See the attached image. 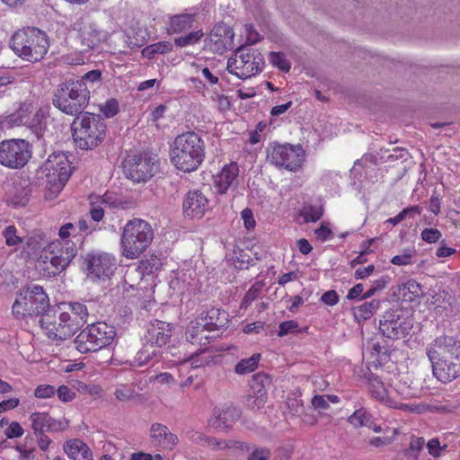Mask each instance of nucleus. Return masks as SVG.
<instances>
[{"label": "nucleus", "instance_id": "603ef678", "mask_svg": "<svg viewBox=\"0 0 460 460\" xmlns=\"http://www.w3.org/2000/svg\"><path fill=\"white\" fill-rule=\"evenodd\" d=\"M69 308L73 316L82 321L83 324L86 323L89 315V308L86 305L79 302H71L69 303Z\"/></svg>", "mask_w": 460, "mask_h": 460}, {"label": "nucleus", "instance_id": "4be33fe9", "mask_svg": "<svg viewBox=\"0 0 460 460\" xmlns=\"http://www.w3.org/2000/svg\"><path fill=\"white\" fill-rule=\"evenodd\" d=\"M208 199L199 190H189L182 204L184 214L191 218H200L208 209Z\"/></svg>", "mask_w": 460, "mask_h": 460}, {"label": "nucleus", "instance_id": "774afa93", "mask_svg": "<svg viewBox=\"0 0 460 460\" xmlns=\"http://www.w3.org/2000/svg\"><path fill=\"white\" fill-rule=\"evenodd\" d=\"M422 212L421 207L419 205H413L403 208L398 215L402 221L407 218H413L417 215H420Z\"/></svg>", "mask_w": 460, "mask_h": 460}, {"label": "nucleus", "instance_id": "7c9ffc66", "mask_svg": "<svg viewBox=\"0 0 460 460\" xmlns=\"http://www.w3.org/2000/svg\"><path fill=\"white\" fill-rule=\"evenodd\" d=\"M41 328L45 331L47 336L54 341H65L70 336H64V329L66 324L60 321V316L58 321H51L49 314H43L40 320Z\"/></svg>", "mask_w": 460, "mask_h": 460}, {"label": "nucleus", "instance_id": "f8f14e48", "mask_svg": "<svg viewBox=\"0 0 460 460\" xmlns=\"http://www.w3.org/2000/svg\"><path fill=\"white\" fill-rule=\"evenodd\" d=\"M155 155L150 154L128 155L123 162V171L127 178L134 182H146L158 171Z\"/></svg>", "mask_w": 460, "mask_h": 460}, {"label": "nucleus", "instance_id": "bb28decb", "mask_svg": "<svg viewBox=\"0 0 460 460\" xmlns=\"http://www.w3.org/2000/svg\"><path fill=\"white\" fill-rule=\"evenodd\" d=\"M214 417L210 420V425L217 429H229L240 418L241 411L238 408L229 405L214 410Z\"/></svg>", "mask_w": 460, "mask_h": 460}, {"label": "nucleus", "instance_id": "4d7b16f0", "mask_svg": "<svg viewBox=\"0 0 460 460\" xmlns=\"http://www.w3.org/2000/svg\"><path fill=\"white\" fill-rule=\"evenodd\" d=\"M102 80V72L99 69H94L84 74L77 81H83L85 85H88L89 89L93 86L94 84H99Z\"/></svg>", "mask_w": 460, "mask_h": 460}, {"label": "nucleus", "instance_id": "6e6d98bb", "mask_svg": "<svg viewBox=\"0 0 460 460\" xmlns=\"http://www.w3.org/2000/svg\"><path fill=\"white\" fill-rule=\"evenodd\" d=\"M3 235L5 238V243L8 246H14L22 242V238L17 235L16 228L13 226H7L3 231Z\"/></svg>", "mask_w": 460, "mask_h": 460}, {"label": "nucleus", "instance_id": "a211bd4d", "mask_svg": "<svg viewBox=\"0 0 460 460\" xmlns=\"http://www.w3.org/2000/svg\"><path fill=\"white\" fill-rule=\"evenodd\" d=\"M456 354H460V341L450 335L435 338L426 348V355L429 361Z\"/></svg>", "mask_w": 460, "mask_h": 460}, {"label": "nucleus", "instance_id": "a18cd8bd", "mask_svg": "<svg viewBox=\"0 0 460 460\" xmlns=\"http://www.w3.org/2000/svg\"><path fill=\"white\" fill-rule=\"evenodd\" d=\"M93 198L103 208H124L123 202L115 193L106 192L102 196H94Z\"/></svg>", "mask_w": 460, "mask_h": 460}, {"label": "nucleus", "instance_id": "052dcab7", "mask_svg": "<svg viewBox=\"0 0 460 460\" xmlns=\"http://www.w3.org/2000/svg\"><path fill=\"white\" fill-rule=\"evenodd\" d=\"M90 215L93 221L99 222L102 219L104 216V208L93 198V196L90 197Z\"/></svg>", "mask_w": 460, "mask_h": 460}, {"label": "nucleus", "instance_id": "338daca9", "mask_svg": "<svg viewBox=\"0 0 460 460\" xmlns=\"http://www.w3.org/2000/svg\"><path fill=\"white\" fill-rule=\"evenodd\" d=\"M387 281L385 278H381L373 282L371 288L362 295V299H367L373 296L377 291L385 288Z\"/></svg>", "mask_w": 460, "mask_h": 460}, {"label": "nucleus", "instance_id": "a878e982", "mask_svg": "<svg viewBox=\"0 0 460 460\" xmlns=\"http://www.w3.org/2000/svg\"><path fill=\"white\" fill-rule=\"evenodd\" d=\"M239 175L237 163L232 162L225 164L221 171L214 176V187L217 193L225 194L229 188L236 181Z\"/></svg>", "mask_w": 460, "mask_h": 460}, {"label": "nucleus", "instance_id": "9b49d317", "mask_svg": "<svg viewBox=\"0 0 460 460\" xmlns=\"http://www.w3.org/2000/svg\"><path fill=\"white\" fill-rule=\"evenodd\" d=\"M32 155V146L25 139L13 138L0 142V164L10 169H22Z\"/></svg>", "mask_w": 460, "mask_h": 460}, {"label": "nucleus", "instance_id": "2f4dec72", "mask_svg": "<svg viewBox=\"0 0 460 460\" xmlns=\"http://www.w3.org/2000/svg\"><path fill=\"white\" fill-rule=\"evenodd\" d=\"M161 267V260L157 256L152 255L149 258L141 260L139 261V265L137 268H134L133 270H128L125 274V281H128V279L135 274L139 275L141 278L144 275L154 274L158 271Z\"/></svg>", "mask_w": 460, "mask_h": 460}, {"label": "nucleus", "instance_id": "b1692460", "mask_svg": "<svg viewBox=\"0 0 460 460\" xmlns=\"http://www.w3.org/2000/svg\"><path fill=\"white\" fill-rule=\"evenodd\" d=\"M31 192V184L27 181H13L7 186L6 202L13 207L25 206L30 200Z\"/></svg>", "mask_w": 460, "mask_h": 460}, {"label": "nucleus", "instance_id": "e2e57ef3", "mask_svg": "<svg viewBox=\"0 0 460 460\" xmlns=\"http://www.w3.org/2000/svg\"><path fill=\"white\" fill-rule=\"evenodd\" d=\"M271 456L270 449L267 447H255L248 456L247 460H269Z\"/></svg>", "mask_w": 460, "mask_h": 460}, {"label": "nucleus", "instance_id": "8fccbe9b", "mask_svg": "<svg viewBox=\"0 0 460 460\" xmlns=\"http://www.w3.org/2000/svg\"><path fill=\"white\" fill-rule=\"evenodd\" d=\"M113 394L117 400L126 402L134 399L136 392L132 385L120 384L115 387Z\"/></svg>", "mask_w": 460, "mask_h": 460}, {"label": "nucleus", "instance_id": "13d9d810", "mask_svg": "<svg viewBox=\"0 0 460 460\" xmlns=\"http://www.w3.org/2000/svg\"><path fill=\"white\" fill-rule=\"evenodd\" d=\"M299 332L298 323L296 321H286L279 324L278 335L282 337L289 333H296Z\"/></svg>", "mask_w": 460, "mask_h": 460}, {"label": "nucleus", "instance_id": "c85d7f7f", "mask_svg": "<svg viewBox=\"0 0 460 460\" xmlns=\"http://www.w3.org/2000/svg\"><path fill=\"white\" fill-rule=\"evenodd\" d=\"M150 436L155 445L164 449H172L178 443L177 436L161 423L152 424Z\"/></svg>", "mask_w": 460, "mask_h": 460}, {"label": "nucleus", "instance_id": "0e129e2a", "mask_svg": "<svg viewBox=\"0 0 460 460\" xmlns=\"http://www.w3.org/2000/svg\"><path fill=\"white\" fill-rule=\"evenodd\" d=\"M56 393L55 387L50 385H40L34 390V395L40 399H48L52 397Z\"/></svg>", "mask_w": 460, "mask_h": 460}, {"label": "nucleus", "instance_id": "5fc2aeb1", "mask_svg": "<svg viewBox=\"0 0 460 460\" xmlns=\"http://www.w3.org/2000/svg\"><path fill=\"white\" fill-rule=\"evenodd\" d=\"M100 111L106 118L114 117L119 111V102L116 99L111 98L100 107Z\"/></svg>", "mask_w": 460, "mask_h": 460}, {"label": "nucleus", "instance_id": "3c124183", "mask_svg": "<svg viewBox=\"0 0 460 460\" xmlns=\"http://www.w3.org/2000/svg\"><path fill=\"white\" fill-rule=\"evenodd\" d=\"M425 444L423 438H411L409 447L405 450V456L410 460H418L419 454L422 450Z\"/></svg>", "mask_w": 460, "mask_h": 460}, {"label": "nucleus", "instance_id": "7ed1b4c3", "mask_svg": "<svg viewBox=\"0 0 460 460\" xmlns=\"http://www.w3.org/2000/svg\"><path fill=\"white\" fill-rule=\"evenodd\" d=\"M10 46L18 57L35 63L48 53L49 40L45 31L36 27H27L13 35Z\"/></svg>", "mask_w": 460, "mask_h": 460}, {"label": "nucleus", "instance_id": "aec40b11", "mask_svg": "<svg viewBox=\"0 0 460 460\" xmlns=\"http://www.w3.org/2000/svg\"><path fill=\"white\" fill-rule=\"evenodd\" d=\"M270 384V378L264 373H258L252 376L251 383L252 394L246 397L245 404L250 409H261L264 406L268 392L266 386Z\"/></svg>", "mask_w": 460, "mask_h": 460}, {"label": "nucleus", "instance_id": "f3484780", "mask_svg": "<svg viewBox=\"0 0 460 460\" xmlns=\"http://www.w3.org/2000/svg\"><path fill=\"white\" fill-rule=\"evenodd\" d=\"M29 420L31 421L33 434L64 432L69 427V420L66 418L55 419L49 412L45 411L32 412L29 417Z\"/></svg>", "mask_w": 460, "mask_h": 460}, {"label": "nucleus", "instance_id": "ea45409f", "mask_svg": "<svg viewBox=\"0 0 460 460\" xmlns=\"http://www.w3.org/2000/svg\"><path fill=\"white\" fill-rule=\"evenodd\" d=\"M348 422L356 429L361 427L371 428L373 418L365 408H359L348 418Z\"/></svg>", "mask_w": 460, "mask_h": 460}, {"label": "nucleus", "instance_id": "0eeeda50", "mask_svg": "<svg viewBox=\"0 0 460 460\" xmlns=\"http://www.w3.org/2000/svg\"><path fill=\"white\" fill-rule=\"evenodd\" d=\"M172 326L171 323L157 319L149 322L146 332L144 336L146 341L145 347L141 349L136 358L139 366L147 364L153 358L157 357L159 350L149 349L157 347L167 349L166 347L172 339Z\"/></svg>", "mask_w": 460, "mask_h": 460}, {"label": "nucleus", "instance_id": "473e14b6", "mask_svg": "<svg viewBox=\"0 0 460 460\" xmlns=\"http://www.w3.org/2000/svg\"><path fill=\"white\" fill-rule=\"evenodd\" d=\"M208 331L199 320L191 322L186 332V341L191 344H199L200 348L208 346L210 339L207 334Z\"/></svg>", "mask_w": 460, "mask_h": 460}, {"label": "nucleus", "instance_id": "69168bd1", "mask_svg": "<svg viewBox=\"0 0 460 460\" xmlns=\"http://www.w3.org/2000/svg\"><path fill=\"white\" fill-rule=\"evenodd\" d=\"M288 408L294 416H300L305 411L303 400L299 398L288 399Z\"/></svg>", "mask_w": 460, "mask_h": 460}, {"label": "nucleus", "instance_id": "f704fd0d", "mask_svg": "<svg viewBox=\"0 0 460 460\" xmlns=\"http://www.w3.org/2000/svg\"><path fill=\"white\" fill-rule=\"evenodd\" d=\"M216 358L215 350L208 346L201 347L189 358L192 368H199L214 362Z\"/></svg>", "mask_w": 460, "mask_h": 460}, {"label": "nucleus", "instance_id": "cd10ccee", "mask_svg": "<svg viewBox=\"0 0 460 460\" xmlns=\"http://www.w3.org/2000/svg\"><path fill=\"white\" fill-rule=\"evenodd\" d=\"M208 332L220 330L228 323V314L219 308L211 307L200 314L198 319Z\"/></svg>", "mask_w": 460, "mask_h": 460}, {"label": "nucleus", "instance_id": "5701e85b", "mask_svg": "<svg viewBox=\"0 0 460 460\" xmlns=\"http://www.w3.org/2000/svg\"><path fill=\"white\" fill-rule=\"evenodd\" d=\"M197 16L198 9L195 7L186 10L184 13L168 15V34H180L191 29Z\"/></svg>", "mask_w": 460, "mask_h": 460}, {"label": "nucleus", "instance_id": "dca6fc26", "mask_svg": "<svg viewBox=\"0 0 460 460\" xmlns=\"http://www.w3.org/2000/svg\"><path fill=\"white\" fill-rule=\"evenodd\" d=\"M84 261L87 266L88 276L93 279H110L116 270L115 257L107 252L88 253Z\"/></svg>", "mask_w": 460, "mask_h": 460}, {"label": "nucleus", "instance_id": "e433bc0d", "mask_svg": "<svg viewBox=\"0 0 460 460\" xmlns=\"http://www.w3.org/2000/svg\"><path fill=\"white\" fill-rule=\"evenodd\" d=\"M380 300L372 299L368 302H364L358 306L352 308V314L355 319L360 323L361 321H367L370 319L379 309Z\"/></svg>", "mask_w": 460, "mask_h": 460}, {"label": "nucleus", "instance_id": "49530a36", "mask_svg": "<svg viewBox=\"0 0 460 460\" xmlns=\"http://www.w3.org/2000/svg\"><path fill=\"white\" fill-rule=\"evenodd\" d=\"M270 64L284 73L289 72L291 68L290 62L287 59L283 52H270L269 56Z\"/></svg>", "mask_w": 460, "mask_h": 460}, {"label": "nucleus", "instance_id": "680f3d73", "mask_svg": "<svg viewBox=\"0 0 460 460\" xmlns=\"http://www.w3.org/2000/svg\"><path fill=\"white\" fill-rule=\"evenodd\" d=\"M24 434V429L17 421L11 422L4 430L7 438H21Z\"/></svg>", "mask_w": 460, "mask_h": 460}, {"label": "nucleus", "instance_id": "72a5a7b5", "mask_svg": "<svg viewBox=\"0 0 460 460\" xmlns=\"http://www.w3.org/2000/svg\"><path fill=\"white\" fill-rule=\"evenodd\" d=\"M368 389L372 397L377 401L385 403V405L392 406L393 400L390 398V394L384 383L379 379L377 376L371 375L368 378Z\"/></svg>", "mask_w": 460, "mask_h": 460}, {"label": "nucleus", "instance_id": "58836bf2", "mask_svg": "<svg viewBox=\"0 0 460 460\" xmlns=\"http://www.w3.org/2000/svg\"><path fill=\"white\" fill-rule=\"evenodd\" d=\"M173 44L170 41H158L147 45L142 49V56L148 59H153L157 54H166L172 52Z\"/></svg>", "mask_w": 460, "mask_h": 460}, {"label": "nucleus", "instance_id": "6e6552de", "mask_svg": "<svg viewBox=\"0 0 460 460\" xmlns=\"http://www.w3.org/2000/svg\"><path fill=\"white\" fill-rule=\"evenodd\" d=\"M116 336L115 328L104 322L89 324L75 339L76 349L81 353L95 352L111 345Z\"/></svg>", "mask_w": 460, "mask_h": 460}, {"label": "nucleus", "instance_id": "f257e3e1", "mask_svg": "<svg viewBox=\"0 0 460 460\" xmlns=\"http://www.w3.org/2000/svg\"><path fill=\"white\" fill-rule=\"evenodd\" d=\"M205 158V142L193 131L179 135L173 142L171 161L182 172H192L199 168Z\"/></svg>", "mask_w": 460, "mask_h": 460}, {"label": "nucleus", "instance_id": "f03ea898", "mask_svg": "<svg viewBox=\"0 0 460 460\" xmlns=\"http://www.w3.org/2000/svg\"><path fill=\"white\" fill-rule=\"evenodd\" d=\"M90 93L83 81L66 80L55 90L52 103L63 113L77 117L89 104Z\"/></svg>", "mask_w": 460, "mask_h": 460}, {"label": "nucleus", "instance_id": "bf43d9fd", "mask_svg": "<svg viewBox=\"0 0 460 460\" xmlns=\"http://www.w3.org/2000/svg\"><path fill=\"white\" fill-rule=\"evenodd\" d=\"M420 236L426 243H435L442 237V234L437 228H425L421 231Z\"/></svg>", "mask_w": 460, "mask_h": 460}, {"label": "nucleus", "instance_id": "c03bdc74", "mask_svg": "<svg viewBox=\"0 0 460 460\" xmlns=\"http://www.w3.org/2000/svg\"><path fill=\"white\" fill-rule=\"evenodd\" d=\"M60 321L66 324V328L64 329V336L72 337L77 330H79L84 324L82 321L76 319L70 313L63 312L60 314Z\"/></svg>", "mask_w": 460, "mask_h": 460}, {"label": "nucleus", "instance_id": "39448f33", "mask_svg": "<svg viewBox=\"0 0 460 460\" xmlns=\"http://www.w3.org/2000/svg\"><path fill=\"white\" fill-rule=\"evenodd\" d=\"M72 136L75 145L84 150L98 146L106 133L104 119L93 113L84 112L75 118L72 125Z\"/></svg>", "mask_w": 460, "mask_h": 460}, {"label": "nucleus", "instance_id": "ddd939ff", "mask_svg": "<svg viewBox=\"0 0 460 460\" xmlns=\"http://www.w3.org/2000/svg\"><path fill=\"white\" fill-rule=\"evenodd\" d=\"M268 160L278 168L295 172L301 167L304 151L299 145L275 144L268 151Z\"/></svg>", "mask_w": 460, "mask_h": 460}, {"label": "nucleus", "instance_id": "c9c22d12", "mask_svg": "<svg viewBox=\"0 0 460 460\" xmlns=\"http://www.w3.org/2000/svg\"><path fill=\"white\" fill-rule=\"evenodd\" d=\"M49 106H40L34 110V113L31 115L26 126L30 128L38 137L42 134L43 129L46 128V119L49 114Z\"/></svg>", "mask_w": 460, "mask_h": 460}, {"label": "nucleus", "instance_id": "79ce46f5", "mask_svg": "<svg viewBox=\"0 0 460 460\" xmlns=\"http://www.w3.org/2000/svg\"><path fill=\"white\" fill-rule=\"evenodd\" d=\"M204 32L201 29L190 31L189 33L174 39V45L178 48H185L198 44L203 38Z\"/></svg>", "mask_w": 460, "mask_h": 460}, {"label": "nucleus", "instance_id": "20e7f679", "mask_svg": "<svg viewBox=\"0 0 460 460\" xmlns=\"http://www.w3.org/2000/svg\"><path fill=\"white\" fill-rule=\"evenodd\" d=\"M154 231L151 225L140 218H133L123 226L120 236L122 255L128 259H137L152 243Z\"/></svg>", "mask_w": 460, "mask_h": 460}, {"label": "nucleus", "instance_id": "393cba45", "mask_svg": "<svg viewBox=\"0 0 460 460\" xmlns=\"http://www.w3.org/2000/svg\"><path fill=\"white\" fill-rule=\"evenodd\" d=\"M75 26H78L79 38L84 51L94 49L104 37L103 31L93 23L82 21L80 23H75Z\"/></svg>", "mask_w": 460, "mask_h": 460}, {"label": "nucleus", "instance_id": "412c9836", "mask_svg": "<svg viewBox=\"0 0 460 460\" xmlns=\"http://www.w3.org/2000/svg\"><path fill=\"white\" fill-rule=\"evenodd\" d=\"M233 38L234 32L230 27L225 24L217 25L213 29L209 37L205 40L204 49L222 55L230 47V40Z\"/></svg>", "mask_w": 460, "mask_h": 460}, {"label": "nucleus", "instance_id": "1a4fd4ad", "mask_svg": "<svg viewBox=\"0 0 460 460\" xmlns=\"http://www.w3.org/2000/svg\"><path fill=\"white\" fill-rule=\"evenodd\" d=\"M49 306V301L43 288L33 285L23 288L16 296L12 313L17 319L43 314Z\"/></svg>", "mask_w": 460, "mask_h": 460}, {"label": "nucleus", "instance_id": "de8ad7c7", "mask_svg": "<svg viewBox=\"0 0 460 460\" xmlns=\"http://www.w3.org/2000/svg\"><path fill=\"white\" fill-rule=\"evenodd\" d=\"M265 283L263 280L255 282L243 298L242 307L247 308L261 295Z\"/></svg>", "mask_w": 460, "mask_h": 460}, {"label": "nucleus", "instance_id": "864d4df0", "mask_svg": "<svg viewBox=\"0 0 460 460\" xmlns=\"http://www.w3.org/2000/svg\"><path fill=\"white\" fill-rule=\"evenodd\" d=\"M416 254L414 250H404L403 253L395 255L391 259V263L398 266H405L411 264V260Z\"/></svg>", "mask_w": 460, "mask_h": 460}, {"label": "nucleus", "instance_id": "4c0bfd02", "mask_svg": "<svg viewBox=\"0 0 460 460\" xmlns=\"http://www.w3.org/2000/svg\"><path fill=\"white\" fill-rule=\"evenodd\" d=\"M35 108L32 102L25 101L21 103L18 110L10 116V121L15 126H26Z\"/></svg>", "mask_w": 460, "mask_h": 460}, {"label": "nucleus", "instance_id": "2eb2a0df", "mask_svg": "<svg viewBox=\"0 0 460 460\" xmlns=\"http://www.w3.org/2000/svg\"><path fill=\"white\" fill-rule=\"evenodd\" d=\"M411 328L412 321L400 309L385 312L379 321L380 332L392 340L404 338Z\"/></svg>", "mask_w": 460, "mask_h": 460}, {"label": "nucleus", "instance_id": "a19ab883", "mask_svg": "<svg viewBox=\"0 0 460 460\" xmlns=\"http://www.w3.org/2000/svg\"><path fill=\"white\" fill-rule=\"evenodd\" d=\"M261 354L254 353L250 358L239 360L234 367V373L237 375H247L253 372L259 365Z\"/></svg>", "mask_w": 460, "mask_h": 460}, {"label": "nucleus", "instance_id": "9d476101", "mask_svg": "<svg viewBox=\"0 0 460 460\" xmlns=\"http://www.w3.org/2000/svg\"><path fill=\"white\" fill-rule=\"evenodd\" d=\"M55 245L54 250H44L38 260V267L47 277L56 276L63 271L75 257L77 248L74 242L65 241Z\"/></svg>", "mask_w": 460, "mask_h": 460}, {"label": "nucleus", "instance_id": "09e8293b", "mask_svg": "<svg viewBox=\"0 0 460 460\" xmlns=\"http://www.w3.org/2000/svg\"><path fill=\"white\" fill-rule=\"evenodd\" d=\"M300 216L305 223L316 222L323 217V209L312 205H305L300 210Z\"/></svg>", "mask_w": 460, "mask_h": 460}, {"label": "nucleus", "instance_id": "423d86ee", "mask_svg": "<svg viewBox=\"0 0 460 460\" xmlns=\"http://www.w3.org/2000/svg\"><path fill=\"white\" fill-rule=\"evenodd\" d=\"M264 58L258 49L249 45L237 48L227 60L226 70L245 80L260 74L264 67Z\"/></svg>", "mask_w": 460, "mask_h": 460}, {"label": "nucleus", "instance_id": "6ab92c4d", "mask_svg": "<svg viewBox=\"0 0 460 460\" xmlns=\"http://www.w3.org/2000/svg\"><path fill=\"white\" fill-rule=\"evenodd\" d=\"M433 375L441 382L447 383L460 376V354L430 361Z\"/></svg>", "mask_w": 460, "mask_h": 460}, {"label": "nucleus", "instance_id": "4468645a", "mask_svg": "<svg viewBox=\"0 0 460 460\" xmlns=\"http://www.w3.org/2000/svg\"><path fill=\"white\" fill-rule=\"evenodd\" d=\"M41 171L48 183L60 190L68 181L71 174L70 163L64 153H53L44 162Z\"/></svg>", "mask_w": 460, "mask_h": 460}, {"label": "nucleus", "instance_id": "c756f323", "mask_svg": "<svg viewBox=\"0 0 460 460\" xmlns=\"http://www.w3.org/2000/svg\"><path fill=\"white\" fill-rule=\"evenodd\" d=\"M63 450L71 460H93L91 448L79 438H71L63 445Z\"/></svg>", "mask_w": 460, "mask_h": 460}, {"label": "nucleus", "instance_id": "37998d69", "mask_svg": "<svg viewBox=\"0 0 460 460\" xmlns=\"http://www.w3.org/2000/svg\"><path fill=\"white\" fill-rule=\"evenodd\" d=\"M402 296L411 302L423 296L422 287L415 279L407 280L402 286Z\"/></svg>", "mask_w": 460, "mask_h": 460}]
</instances>
